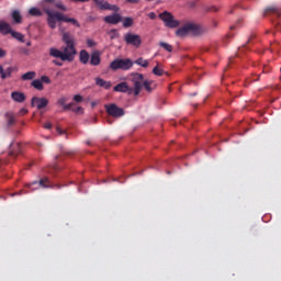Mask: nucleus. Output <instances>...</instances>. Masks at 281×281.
Segmentation results:
<instances>
[{
	"label": "nucleus",
	"instance_id": "obj_8",
	"mask_svg": "<svg viewBox=\"0 0 281 281\" xmlns=\"http://www.w3.org/2000/svg\"><path fill=\"white\" fill-rule=\"evenodd\" d=\"M105 111L108 115H111V117H122L124 116V109L117 106L115 103L105 104Z\"/></svg>",
	"mask_w": 281,
	"mask_h": 281
},
{
	"label": "nucleus",
	"instance_id": "obj_15",
	"mask_svg": "<svg viewBox=\"0 0 281 281\" xmlns=\"http://www.w3.org/2000/svg\"><path fill=\"white\" fill-rule=\"evenodd\" d=\"M103 21H105V23H109L110 25H117V23L122 22V15L113 13L112 15H106Z\"/></svg>",
	"mask_w": 281,
	"mask_h": 281
},
{
	"label": "nucleus",
	"instance_id": "obj_45",
	"mask_svg": "<svg viewBox=\"0 0 281 281\" xmlns=\"http://www.w3.org/2000/svg\"><path fill=\"white\" fill-rule=\"evenodd\" d=\"M26 113H27V109L22 108V109L20 110V112H19V115H26Z\"/></svg>",
	"mask_w": 281,
	"mask_h": 281
},
{
	"label": "nucleus",
	"instance_id": "obj_6",
	"mask_svg": "<svg viewBox=\"0 0 281 281\" xmlns=\"http://www.w3.org/2000/svg\"><path fill=\"white\" fill-rule=\"evenodd\" d=\"M200 31L201 29L199 27V25L194 23H187L182 27L176 31V35L183 37V36H188L190 32H192L193 34H199Z\"/></svg>",
	"mask_w": 281,
	"mask_h": 281
},
{
	"label": "nucleus",
	"instance_id": "obj_13",
	"mask_svg": "<svg viewBox=\"0 0 281 281\" xmlns=\"http://www.w3.org/2000/svg\"><path fill=\"white\" fill-rule=\"evenodd\" d=\"M48 54L50 58H59L63 63H66L67 56L63 53V50L56 47H50Z\"/></svg>",
	"mask_w": 281,
	"mask_h": 281
},
{
	"label": "nucleus",
	"instance_id": "obj_27",
	"mask_svg": "<svg viewBox=\"0 0 281 281\" xmlns=\"http://www.w3.org/2000/svg\"><path fill=\"white\" fill-rule=\"evenodd\" d=\"M29 14L31 16H43V11H41V9H38V8H31L29 10Z\"/></svg>",
	"mask_w": 281,
	"mask_h": 281
},
{
	"label": "nucleus",
	"instance_id": "obj_30",
	"mask_svg": "<svg viewBox=\"0 0 281 281\" xmlns=\"http://www.w3.org/2000/svg\"><path fill=\"white\" fill-rule=\"evenodd\" d=\"M55 8H57L58 10H63L64 12L67 11V7H65V4H63V2L60 0L54 2Z\"/></svg>",
	"mask_w": 281,
	"mask_h": 281
},
{
	"label": "nucleus",
	"instance_id": "obj_16",
	"mask_svg": "<svg viewBox=\"0 0 281 281\" xmlns=\"http://www.w3.org/2000/svg\"><path fill=\"white\" fill-rule=\"evenodd\" d=\"M102 63V58L100 57V50H94L90 55V65L92 67H98Z\"/></svg>",
	"mask_w": 281,
	"mask_h": 281
},
{
	"label": "nucleus",
	"instance_id": "obj_1",
	"mask_svg": "<svg viewBox=\"0 0 281 281\" xmlns=\"http://www.w3.org/2000/svg\"><path fill=\"white\" fill-rule=\"evenodd\" d=\"M44 12L47 14V23L50 30H56V21H64L65 23H71L75 27H80L78 20L68 18L58 11H52L47 5H44Z\"/></svg>",
	"mask_w": 281,
	"mask_h": 281
},
{
	"label": "nucleus",
	"instance_id": "obj_4",
	"mask_svg": "<svg viewBox=\"0 0 281 281\" xmlns=\"http://www.w3.org/2000/svg\"><path fill=\"white\" fill-rule=\"evenodd\" d=\"M30 190H38L40 188H57V190H60V184H54L49 178L44 177L40 181H34L31 184H29Z\"/></svg>",
	"mask_w": 281,
	"mask_h": 281
},
{
	"label": "nucleus",
	"instance_id": "obj_54",
	"mask_svg": "<svg viewBox=\"0 0 281 281\" xmlns=\"http://www.w3.org/2000/svg\"><path fill=\"white\" fill-rule=\"evenodd\" d=\"M87 144H88V146H89L91 143H90V142H88Z\"/></svg>",
	"mask_w": 281,
	"mask_h": 281
},
{
	"label": "nucleus",
	"instance_id": "obj_42",
	"mask_svg": "<svg viewBox=\"0 0 281 281\" xmlns=\"http://www.w3.org/2000/svg\"><path fill=\"white\" fill-rule=\"evenodd\" d=\"M53 65H56V67H63V61H60L58 59H54Z\"/></svg>",
	"mask_w": 281,
	"mask_h": 281
},
{
	"label": "nucleus",
	"instance_id": "obj_9",
	"mask_svg": "<svg viewBox=\"0 0 281 281\" xmlns=\"http://www.w3.org/2000/svg\"><path fill=\"white\" fill-rule=\"evenodd\" d=\"M124 41L126 45H133L134 47H139L142 45V36L133 33H126L124 35Z\"/></svg>",
	"mask_w": 281,
	"mask_h": 281
},
{
	"label": "nucleus",
	"instance_id": "obj_7",
	"mask_svg": "<svg viewBox=\"0 0 281 281\" xmlns=\"http://www.w3.org/2000/svg\"><path fill=\"white\" fill-rule=\"evenodd\" d=\"M132 82L134 85L133 93L134 95H139L142 89H144V75L135 72L132 75Z\"/></svg>",
	"mask_w": 281,
	"mask_h": 281
},
{
	"label": "nucleus",
	"instance_id": "obj_28",
	"mask_svg": "<svg viewBox=\"0 0 281 281\" xmlns=\"http://www.w3.org/2000/svg\"><path fill=\"white\" fill-rule=\"evenodd\" d=\"M108 35L110 36L111 41H115V38H120V32H117V29H112L108 32Z\"/></svg>",
	"mask_w": 281,
	"mask_h": 281
},
{
	"label": "nucleus",
	"instance_id": "obj_3",
	"mask_svg": "<svg viewBox=\"0 0 281 281\" xmlns=\"http://www.w3.org/2000/svg\"><path fill=\"white\" fill-rule=\"evenodd\" d=\"M132 67L133 60H131L130 58L114 59L110 64V69H112V71H117V69H121L122 71H128V69H132Z\"/></svg>",
	"mask_w": 281,
	"mask_h": 281
},
{
	"label": "nucleus",
	"instance_id": "obj_47",
	"mask_svg": "<svg viewBox=\"0 0 281 281\" xmlns=\"http://www.w3.org/2000/svg\"><path fill=\"white\" fill-rule=\"evenodd\" d=\"M5 56V50L3 48H0V58H3Z\"/></svg>",
	"mask_w": 281,
	"mask_h": 281
},
{
	"label": "nucleus",
	"instance_id": "obj_24",
	"mask_svg": "<svg viewBox=\"0 0 281 281\" xmlns=\"http://www.w3.org/2000/svg\"><path fill=\"white\" fill-rule=\"evenodd\" d=\"M135 65H138L139 67H144V69H146L148 67V65H150V63L148 61V59H143L142 57L140 58H137L135 61H134Z\"/></svg>",
	"mask_w": 281,
	"mask_h": 281
},
{
	"label": "nucleus",
	"instance_id": "obj_52",
	"mask_svg": "<svg viewBox=\"0 0 281 281\" xmlns=\"http://www.w3.org/2000/svg\"><path fill=\"white\" fill-rule=\"evenodd\" d=\"M26 45H27V47H31L32 46V42H27Z\"/></svg>",
	"mask_w": 281,
	"mask_h": 281
},
{
	"label": "nucleus",
	"instance_id": "obj_14",
	"mask_svg": "<svg viewBox=\"0 0 281 281\" xmlns=\"http://www.w3.org/2000/svg\"><path fill=\"white\" fill-rule=\"evenodd\" d=\"M263 16H273V19H280L281 10L277 7H269L263 12Z\"/></svg>",
	"mask_w": 281,
	"mask_h": 281
},
{
	"label": "nucleus",
	"instance_id": "obj_38",
	"mask_svg": "<svg viewBox=\"0 0 281 281\" xmlns=\"http://www.w3.org/2000/svg\"><path fill=\"white\" fill-rule=\"evenodd\" d=\"M205 12H218V8L212 5V7H206Z\"/></svg>",
	"mask_w": 281,
	"mask_h": 281
},
{
	"label": "nucleus",
	"instance_id": "obj_17",
	"mask_svg": "<svg viewBox=\"0 0 281 281\" xmlns=\"http://www.w3.org/2000/svg\"><path fill=\"white\" fill-rule=\"evenodd\" d=\"M12 31L13 30L10 23L3 20L0 21V34H2V36H8V34H11Z\"/></svg>",
	"mask_w": 281,
	"mask_h": 281
},
{
	"label": "nucleus",
	"instance_id": "obj_11",
	"mask_svg": "<svg viewBox=\"0 0 281 281\" xmlns=\"http://www.w3.org/2000/svg\"><path fill=\"white\" fill-rule=\"evenodd\" d=\"M49 104V100L45 97L40 98V97H33L31 99V105L35 106L37 111H42V109H45Z\"/></svg>",
	"mask_w": 281,
	"mask_h": 281
},
{
	"label": "nucleus",
	"instance_id": "obj_20",
	"mask_svg": "<svg viewBox=\"0 0 281 281\" xmlns=\"http://www.w3.org/2000/svg\"><path fill=\"white\" fill-rule=\"evenodd\" d=\"M11 98L12 100H14V102H19V103L25 102V93L20 91H13L11 93Z\"/></svg>",
	"mask_w": 281,
	"mask_h": 281
},
{
	"label": "nucleus",
	"instance_id": "obj_41",
	"mask_svg": "<svg viewBox=\"0 0 281 281\" xmlns=\"http://www.w3.org/2000/svg\"><path fill=\"white\" fill-rule=\"evenodd\" d=\"M148 18L151 20V21H155V19H157V14L155 12H149L148 13Z\"/></svg>",
	"mask_w": 281,
	"mask_h": 281
},
{
	"label": "nucleus",
	"instance_id": "obj_50",
	"mask_svg": "<svg viewBox=\"0 0 281 281\" xmlns=\"http://www.w3.org/2000/svg\"><path fill=\"white\" fill-rule=\"evenodd\" d=\"M56 0H44V3H55Z\"/></svg>",
	"mask_w": 281,
	"mask_h": 281
},
{
	"label": "nucleus",
	"instance_id": "obj_5",
	"mask_svg": "<svg viewBox=\"0 0 281 281\" xmlns=\"http://www.w3.org/2000/svg\"><path fill=\"white\" fill-rule=\"evenodd\" d=\"M158 16L160 21H164L166 27L175 29L180 25L179 20H176L175 15L168 11L160 13Z\"/></svg>",
	"mask_w": 281,
	"mask_h": 281
},
{
	"label": "nucleus",
	"instance_id": "obj_48",
	"mask_svg": "<svg viewBox=\"0 0 281 281\" xmlns=\"http://www.w3.org/2000/svg\"><path fill=\"white\" fill-rule=\"evenodd\" d=\"M4 69L3 66L0 65V77L3 79Z\"/></svg>",
	"mask_w": 281,
	"mask_h": 281
},
{
	"label": "nucleus",
	"instance_id": "obj_2",
	"mask_svg": "<svg viewBox=\"0 0 281 281\" xmlns=\"http://www.w3.org/2000/svg\"><path fill=\"white\" fill-rule=\"evenodd\" d=\"M61 41L66 45L61 47V52L64 56H66L65 60L67 63H74L76 54H78V50L76 49V38L74 37V35H71V33L64 32Z\"/></svg>",
	"mask_w": 281,
	"mask_h": 281
},
{
	"label": "nucleus",
	"instance_id": "obj_36",
	"mask_svg": "<svg viewBox=\"0 0 281 281\" xmlns=\"http://www.w3.org/2000/svg\"><path fill=\"white\" fill-rule=\"evenodd\" d=\"M67 104V98L66 97H61L57 100V105L58 106H64Z\"/></svg>",
	"mask_w": 281,
	"mask_h": 281
},
{
	"label": "nucleus",
	"instance_id": "obj_33",
	"mask_svg": "<svg viewBox=\"0 0 281 281\" xmlns=\"http://www.w3.org/2000/svg\"><path fill=\"white\" fill-rule=\"evenodd\" d=\"M150 85H153V81L145 80L143 82V87H144L145 90L148 91V93H150V91H153V88L150 87Z\"/></svg>",
	"mask_w": 281,
	"mask_h": 281
},
{
	"label": "nucleus",
	"instance_id": "obj_25",
	"mask_svg": "<svg viewBox=\"0 0 281 281\" xmlns=\"http://www.w3.org/2000/svg\"><path fill=\"white\" fill-rule=\"evenodd\" d=\"M34 78H36V71H27L22 75L21 80H34Z\"/></svg>",
	"mask_w": 281,
	"mask_h": 281
},
{
	"label": "nucleus",
	"instance_id": "obj_40",
	"mask_svg": "<svg viewBox=\"0 0 281 281\" xmlns=\"http://www.w3.org/2000/svg\"><path fill=\"white\" fill-rule=\"evenodd\" d=\"M74 100H75V102H82L83 98H82V95H80V94H76V95L74 97Z\"/></svg>",
	"mask_w": 281,
	"mask_h": 281
},
{
	"label": "nucleus",
	"instance_id": "obj_12",
	"mask_svg": "<svg viewBox=\"0 0 281 281\" xmlns=\"http://www.w3.org/2000/svg\"><path fill=\"white\" fill-rule=\"evenodd\" d=\"M113 91H116V93H128V95H131L133 88H131L127 82H120L113 88Z\"/></svg>",
	"mask_w": 281,
	"mask_h": 281
},
{
	"label": "nucleus",
	"instance_id": "obj_35",
	"mask_svg": "<svg viewBox=\"0 0 281 281\" xmlns=\"http://www.w3.org/2000/svg\"><path fill=\"white\" fill-rule=\"evenodd\" d=\"M40 81L42 82V85H43V82H44V85H52V79H49V77H47V76H42Z\"/></svg>",
	"mask_w": 281,
	"mask_h": 281
},
{
	"label": "nucleus",
	"instance_id": "obj_55",
	"mask_svg": "<svg viewBox=\"0 0 281 281\" xmlns=\"http://www.w3.org/2000/svg\"><path fill=\"white\" fill-rule=\"evenodd\" d=\"M191 95H196V93H193V94H191Z\"/></svg>",
	"mask_w": 281,
	"mask_h": 281
},
{
	"label": "nucleus",
	"instance_id": "obj_32",
	"mask_svg": "<svg viewBox=\"0 0 281 281\" xmlns=\"http://www.w3.org/2000/svg\"><path fill=\"white\" fill-rule=\"evenodd\" d=\"M133 25V18H125L123 21V27H131Z\"/></svg>",
	"mask_w": 281,
	"mask_h": 281
},
{
	"label": "nucleus",
	"instance_id": "obj_18",
	"mask_svg": "<svg viewBox=\"0 0 281 281\" xmlns=\"http://www.w3.org/2000/svg\"><path fill=\"white\" fill-rule=\"evenodd\" d=\"M94 82H95L97 87H101L102 89H106V90H109L113 87V83L111 81H106L100 77H97L94 79Z\"/></svg>",
	"mask_w": 281,
	"mask_h": 281
},
{
	"label": "nucleus",
	"instance_id": "obj_51",
	"mask_svg": "<svg viewBox=\"0 0 281 281\" xmlns=\"http://www.w3.org/2000/svg\"><path fill=\"white\" fill-rule=\"evenodd\" d=\"M9 156L15 158L16 157V153L11 151V153H9Z\"/></svg>",
	"mask_w": 281,
	"mask_h": 281
},
{
	"label": "nucleus",
	"instance_id": "obj_46",
	"mask_svg": "<svg viewBox=\"0 0 281 281\" xmlns=\"http://www.w3.org/2000/svg\"><path fill=\"white\" fill-rule=\"evenodd\" d=\"M44 128H46L47 131H49V128H52V123L50 122H46L44 124Z\"/></svg>",
	"mask_w": 281,
	"mask_h": 281
},
{
	"label": "nucleus",
	"instance_id": "obj_39",
	"mask_svg": "<svg viewBox=\"0 0 281 281\" xmlns=\"http://www.w3.org/2000/svg\"><path fill=\"white\" fill-rule=\"evenodd\" d=\"M72 113H83L85 110L82 109V106H78V108H72Z\"/></svg>",
	"mask_w": 281,
	"mask_h": 281
},
{
	"label": "nucleus",
	"instance_id": "obj_37",
	"mask_svg": "<svg viewBox=\"0 0 281 281\" xmlns=\"http://www.w3.org/2000/svg\"><path fill=\"white\" fill-rule=\"evenodd\" d=\"M74 104L75 103H68V104L66 103V104L63 105V110L64 111H72Z\"/></svg>",
	"mask_w": 281,
	"mask_h": 281
},
{
	"label": "nucleus",
	"instance_id": "obj_53",
	"mask_svg": "<svg viewBox=\"0 0 281 281\" xmlns=\"http://www.w3.org/2000/svg\"><path fill=\"white\" fill-rule=\"evenodd\" d=\"M231 30H234V26H231Z\"/></svg>",
	"mask_w": 281,
	"mask_h": 281
},
{
	"label": "nucleus",
	"instance_id": "obj_23",
	"mask_svg": "<svg viewBox=\"0 0 281 281\" xmlns=\"http://www.w3.org/2000/svg\"><path fill=\"white\" fill-rule=\"evenodd\" d=\"M11 16H12L14 23L19 24V23H22V21H23V18L21 16V12H19V10H14L12 12Z\"/></svg>",
	"mask_w": 281,
	"mask_h": 281
},
{
	"label": "nucleus",
	"instance_id": "obj_19",
	"mask_svg": "<svg viewBox=\"0 0 281 281\" xmlns=\"http://www.w3.org/2000/svg\"><path fill=\"white\" fill-rule=\"evenodd\" d=\"M90 58H91V55H89V52H87L86 49L80 50L79 60L82 65H88Z\"/></svg>",
	"mask_w": 281,
	"mask_h": 281
},
{
	"label": "nucleus",
	"instance_id": "obj_21",
	"mask_svg": "<svg viewBox=\"0 0 281 281\" xmlns=\"http://www.w3.org/2000/svg\"><path fill=\"white\" fill-rule=\"evenodd\" d=\"M11 36L12 38H15L16 41H20V43H25V36L21 34L20 32L16 31H11Z\"/></svg>",
	"mask_w": 281,
	"mask_h": 281
},
{
	"label": "nucleus",
	"instance_id": "obj_26",
	"mask_svg": "<svg viewBox=\"0 0 281 281\" xmlns=\"http://www.w3.org/2000/svg\"><path fill=\"white\" fill-rule=\"evenodd\" d=\"M5 117H7L8 126H12V125L15 124L16 119H15V116H14V114L12 112H8L5 114Z\"/></svg>",
	"mask_w": 281,
	"mask_h": 281
},
{
	"label": "nucleus",
	"instance_id": "obj_22",
	"mask_svg": "<svg viewBox=\"0 0 281 281\" xmlns=\"http://www.w3.org/2000/svg\"><path fill=\"white\" fill-rule=\"evenodd\" d=\"M31 86L34 87V89H37V91H43V89H45V87L43 86V81H41V79H34L31 82Z\"/></svg>",
	"mask_w": 281,
	"mask_h": 281
},
{
	"label": "nucleus",
	"instance_id": "obj_43",
	"mask_svg": "<svg viewBox=\"0 0 281 281\" xmlns=\"http://www.w3.org/2000/svg\"><path fill=\"white\" fill-rule=\"evenodd\" d=\"M87 45L88 47H95V42H93V40H88Z\"/></svg>",
	"mask_w": 281,
	"mask_h": 281
},
{
	"label": "nucleus",
	"instance_id": "obj_10",
	"mask_svg": "<svg viewBox=\"0 0 281 281\" xmlns=\"http://www.w3.org/2000/svg\"><path fill=\"white\" fill-rule=\"evenodd\" d=\"M99 10H111L112 12H120V8L115 4H111L104 0H93Z\"/></svg>",
	"mask_w": 281,
	"mask_h": 281
},
{
	"label": "nucleus",
	"instance_id": "obj_49",
	"mask_svg": "<svg viewBox=\"0 0 281 281\" xmlns=\"http://www.w3.org/2000/svg\"><path fill=\"white\" fill-rule=\"evenodd\" d=\"M127 3H139V0H126Z\"/></svg>",
	"mask_w": 281,
	"mask_h": 281
},
{
	"label": "nucleus",
	"instance_id": "obj_44",
	"mask_svg": "<svg viewBox=\"0 0 281 281\" xmlns=\"http://www.w3.org/2000/svg\"><path fill=\"white\" fill-rule=\"evenodd\" d=\"M56 132H57L59 135H67V132L63 131L60 127H57V128H56Z\"/></svg>",
	"mask_w": 281,
	"mask_h": 281
},
{
	"label": "nucleus",
	"instance_id": "obj_31",
	"mask_svg": "<svg viewBox=\"0 0 281 281\" xmlns=\"http://www.w3.org/2000/svg\"><path fill=\"white\" fill-rule=\"evenodd\" d=\"M159 45H160V47H164L166 52H169V53L172 52V45H170L166 42H160Z\"/></svg>",
	"mask_w": 281,
	"mask_h": 281
},
{
	"label": "nucleus",
	"instance_id": "obj_29",
	"mask_svg": "<svg viewBox=\"0 0 281 281\" xmlns=\"http://www.w3.org/2000/svg\"><path fill=\"white\" fill-rule=\"evenodd\" d=\"M14 71V67H8L4 70V74H2V80H5V78H12V72Z\"/></svg>",
	"mask_w": 281,
	"mask_h": 281
},
{
	"label": "nucleus",
	"instance_id": "obj_34",
	"mask_svg": "<svg viewBox=\"0 0 281 281\" xmlns=\"http://www.w3.org/2000/svg\"><path fill=\"white\" fill-rule=\"evenodd\" d=\"M153 74L155 76H164V69L159 68V66L154 67Z\"/></svg>",
	"mask_w": 281,
	"mask_h": 281
}]
</instances>
